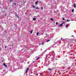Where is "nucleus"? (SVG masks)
Wrapping results in <instances>:
<instances>
[{
    "instance_id": "obj_1",
    "label": "nucleus",
    "mask_w": 76,
    "mask_h": 76,
    "mask_svg": "<svg viewBox=\"0 0 76 76\" xmlns=\"http://www.w3.org/2000/svg\"><path fill=\"white\" fill-rule=\"evenodd\" d=\"M57 60V58L56 57H53V59L51 60L52 61H55Z\"/></svg>"
},
{
    "instance_id": "obj_2",
    "label": "nucleus",
    "mask_w": 76,
    "mask_h": 76,
    "mask_svg": "<svg viewBox=\"0 0 76 76\" xmlns=\"http://www.w3.org/2000/svg\"><path fill=\"white\" fill-rule=\"evenodd\" d=\"M3 64L4 66V67H7V65L6 64H5V63H4Z\"/></svg>"
},
{
    "instance_id": "obj_3",
    "label": "nucleus",
    "mask_w": 76,
    "mask_h": 76,
    "mask_svg": "<svg viewBox=\"0 0 76 76\" xmlns=\"http://www.w3.org/2000/svg\"><path fill=\"white\" fill-rule=\"evenodd\" d=\"M63 23H62V24H60V25H59V26L60 27H61L62 26H63Z\"/></svg>"
},
{
    "instance_id": "obj_4",
    "label": "nucleus",
    "mask_w": 76,
    "mask_h": 76,
    "mask_svg": "<svg viewBox=\"0 0 76 76\" xmlns=\"http://www.w3.org/2000/svg\"><path fill=\"white\" fill-rule=\"evenodd\" d=\"M32 32H33V30H32L31 31H30L29 32H30L31 34H32Z\"/></svg>"
},
{
    "instance_id": "obj_5",
    "label": "nucleus",
    "mask_w": 76,
    "mask_h": 76,
    "mask_svg": "<svg viewBox=\"0 0 76 76\" xmlns=\"http://www.w3.org/2000/svg\"><path fill=\"white\" fill-rule=\"evenodd\" d=\"M74 8H75V7H76V4H74Z\"/></svg>"
},
{
    "instance_id": "obj_6",
    "label": "nucleus",
    "mask_w": 76,
    "mask_h": 76,
    "mask_svg": "<svg viewBox=\"0 0 76 76\" xmlns=\"http://www.w3.org/2000/svg\"><path fill=\"white\" fill-rule=\"evenodd\" d=\"M38 1H37L36 2H35V4L36 5L37 4H38Z\"/></svg>"
},
{
    "instance_id": "obj_7",
    "label": "nucleus",
    "mask_w": 76,
    "mask_h": 76,
    "mask_svg": "<svg viewBox=\"0 0 76 76\" xmlns=\"http://www.w3.org/2000/svg\"><path fill=\"white\" fill-rule=\"evenodd\" d=\"M69 26V25L67 24V25H66L65 26V27H66V28H67V27H68Z\"/></svg>"
},
{
    "instance_id": "obj_8",
    "label": "nucleus",
    "mask_w": 76,
    "mask_h": 76,
    "mask_svg": "<svg viewBox=\"0 0 76 76\" xmlns=\"http://www.w3.org/2000/svg\"><path fill=\"white\" fill-rule=\"evenodd\" d=\"M36 19H37L36 18H33V20L35 21V20Z\"/></svg>"
},
{
    "instance_id": "obj_9",
    "label": "nucleus",
    "mask_w": 76,
    "mask_h": 76,
    "mask_svg": "<svg viewBox=\"0 0 76 76\" xmlns=\"http://www.w3.org/2000/svg\"><path fill=\"white\" fill-rule=\"evenodd\" d=\"M28 70H29V68H27L26 69V73H27V72H28Z\"/></svg>"
},
{
    "instance_id": "obj_10",
    "label": "nucleus",
    "mask_w": 76,
    "mask_h": 76,
    "mask_svg": "<svg viewBox=\"0 0 76 76\" xmlns=\"http://www.w3.org/2000/svg\"><path fill=\"white\" fill-rule=\"evenodd\" d=\"M50 20H52V21H54V20H53V18H50Z\"/></svg>"
},
{
    "instance_id": "obj_11",
    "label": "nucleus",
    "mask_w": 76,
    "mask_h": 76,
    "mask_svg": "<svg viewBox=\"0 0 76 76\" xmlns=\"http://www.w3.org/2000/svg\"><path fill=\"white\" fill-rule=\"evenodd\" d=\"M48 70H49L50 71H51L52 70V69H50V68H48Z\"/></svg>"
},
{
    "instance_id": "obj_12",
    "label": "nucleus",
    "mask_w": 76,
    "mask_h": 76,
    "mask_svg": "<svg viewBox=\"0 0 76 76\" xmlns=\"http://www.w3.org/2000/svg\"><path fill=\"white\" fill-rule=\"evenodd\" d=\"M39 57H38L36 59V60H39Z\"/></svg>"
},
{
    "instance_id": "obj_13",
    "label": "nucleus",
    "mask_w": 76,
    "mask_h": 76,
    "mask_svg": "<svg viewBox=\"0 0 76 76\" xmlns=\"http://www.w3.org/2000/svg\"><path fill=\"white\" fill-rule=\"evenodd\" d=\"M70 20H66V22H70Z\"/></svg>"
},
{
    "instance_id": "obj_14",
    "label": "nucleus",
    "mask_w": 76,
    "mask_h": 76,
    "mask_svg": "<svg viewBox=\"0 0 76 76\" xmlns=\"http://www.w3.org/2000/svg\"><path fill=\"white\" fill-rule=\"evenodd\" d=\"M44 42H43L42 43V45H44Z\"/></svg>"
},
{
    "instance_id": "obj_15",
    "label": "nucleus",
    "mask_w": 76,
    "mask_h": 76,
    "mask_svg": "<svg viewBox=\"0 0 76 76\" xmlns=\"http://www.w3.org/2000/svg\"><path fill=\"white\" fill-rule=\"evenodd\" d=\"M50 41V40H48L46 41V42H48L49 41Z\"/></svg>"
},
{
    "instance_id": "obj_16",
    "label": "nucleus",
    "mask_w": 76,
    "mask_h": 76,
    "mask_svg": "<svg viewBox=\"0 0 76 76\" xmlns=\"http://www.w3.org/2000/svg\"><path fill=\"white\" fill-rule=\"evenodd\" d=\"M72 12H74V9H73L72 10Z\"/></svg>"
},
{
    "instance_id": "obj_17",
    "label": "nucleus",
    "mask_w": 76,
    "mask_h": 76,
    "mask_svg": "<svg viewBox=\"0 0 76 76\" xmlns=\"http://www.w3.org/2000/svg\"><path fill=\"white\" fill-rule=\"evenodd\" d=\"M39 34V33H37V36L38 35V34Z\"/></svg>"
},
{
    "instance_id": "obj_18",
    "label": "nucleus",
    "mask_w": 76,
    "mask_h": 76,
    "mask_svg": "<svg viewBox=\"0 0 76 76\" xmlns=\"http://www.w3.org/2000/svg\"><path fill=\"white\" fill-rule=\"evenodd\" d=\"M35 8H36V9H39V8L38 7H35Z\"/></svg>"
},
{
    "instance_id": "obj_19",
    "label": "nucleus",
    "mask_w": 76,
    "mask_h": 76,
    "mask_svg": "<svg viewBox=\"0 0 76 76\" xmlns=\"http://www.w3.org/2000/svg\"><path fill=\"white\" fill-rule=\"evenodd\" d=\"M56 31H58V29H56Z\"/></svg>"
},
{
    "instance_id": "obj_20",
    "label": "nucleus",
    "mask_w": 76,
    "mask_h": 76,
    "mask_svg": "<svg viewBox=\"0 0 76 76\" xmlns=\"http://www.w3.org/2000/svg\"><path fill=\"white\" fill-rule=\"evenodd\" d=\"M48 55H49V54H47L46 55V57H47V56H48Z\"/></svg>"
},
{
    "instance_id": "obj_21",
    "label": "nucleus",
    "mask_w": 76,
    "mask_h": 76,
    "mask_svg": "<svg viewBox=\"0 0 76 76\" xmlns=\"http://www.w3.org/2000/svg\"><path fill=\"white\" fill-rule=\"evenodd\" d=\"M62 20H65V19L64 18H62Z\"/></svg>"
},
{
    "instance_id": "obj_22",
    "label": "nucleus",
    "mask_w": 76,
    "mask_h": 76,
    "mask_svg": "<svg viewBox=\"0 0 76 76\" xmlns=\"http://www.w3.org/2000/svg\"><path fill=\"white\" fill-rule=\"evenodd\" d=\"M56 25H58V23H57V22H56Z\"/></svg>"
},
{
    "instance_id": "obj_23",
    "label": "nucleus",
    "mask_w": 76,
    "mask_h": 76,
    "mask_svg": "<svg viewBox=\"0 0 76 76\" xmlns=\"http://www.w3.org/2000/svg\"><path fill=\"white\" fill-rule=\"evenodd\" d=\"M5 48H7V46H5Z\"/></svg>"
},
{
    "instance_id": "obj_24",
    "label": "nucleus",
    "mask_w": 76,
    "mask_h": 76,
    "mask_svg": "<svg viewBox=\"0 0 76 76\" xmlns=\"http://www.w3.org/2000/svg\"><path fill=\"white\" fill-rule=\"evenodd\" d=\"M16 3H14V5H16Z\"/></svg>"
},
{
    "instance_id": "obj_25",
    "label": "nucleus",
    "mask_w": 76,
    "mask_h": 76,
    "mask_svg": "<svg viewBox=\"0 0 76 76\" xmlns=\"http://www.w3.org/2000/svg\"><path fill=\"white\" fill-rule=\"evenodd\" d=\"M41 9H43V7H42L41 8Z\"/></svg>"
},
{
    "instance_id": "obj_26",
    "label": "nucleus",
    "mask_w": 76,
    "mask_h": 76,
    "mask_svg": "<svg viewBox=\"0 0 76 76\" xmlns=\"http://www.w3.org/2000/svg\"><path fill=\"white\" fill-rule=\"evenodd\" d=\"M49 54H52V53L51 52H50Z\"/></svg>"
},
{
    "instance_id": "obj_27",
    "label": "nucleus",
    "mask_w": 76,
    "mask_h": 76,
    "mask_svg": "<svg viewBox=\"0 0 76 76\" xmlns=\"http://www.w3.org/2000/svg\"><path fill=\"white\" fill-rule=\"evenodd\" d=\"M33 7L34 8H35V6H33Z\"/></svg>"
},
{
    "instance_id": "obj_28",
    "label": "nucleus",
    "mask_w": 76,
    "mask_h": 76,
    "mask_svg": "<svg viewBox=\"0 0 76 76\" xmlns=\"http://www.w3.org/2000/svg\"><path fill=\"white\" fill-rule=\"evenodd\" d=\"M40 75H42V74L41 73L40 74Z\"/></svg>"
},
{
    "instance_id": "obj_29",
    "label": "nucleus",
    "mask_w": 76,
    "mask_h": 76,
    "mask_svg": "<svg viewBox=\"0 0 76 76\" xmlns=\"http://www.w3.org/2000/svg\"><path fill=\"white\" fill-rule=\"evenodd\" d=\"M10 2H12V0H10Z\"/></svg>"
},
{
    "instance_id": "obj_30",
    "label": "nucleus",
    "mask_w": 76,
    "mask_h": 76,
    "mask_svg": "<svg viewBox=\"0 0 76 76\" xmlns=\"http://www.w3.org/2000/svg\"><path fill=\"white\" fill-rule=\"evenodd\" d=\"M63 23H65V22H64Z\"/></svg>"
},
{
    "instance_id": "obj_31",
    "label": "nucleus",
    "mask_w": 76,
    "mask_h": 76,
    "mask_svg": "<svg viewBox=\"0 0 76 76\" xmlns=\"http://www.w3.org/2000/svg\"><path fill=\"white\" fill-rule=\"evenodd\" d=\"M45 35H47V34H45Z\"/></svg>"
},
{
    "instance_id": "obj_32",
    "label": "nucleus",
    "mask_w": 76,
    "mask_h": 76,
    "mask_svg": "<svg viewBox=\"0 0 76 76\" xmlns=\"http://www.w3.org/2000/svg\"><path fill=\"white\" fill-rule=\"evenodd\" d=\"M45 51H47V50H45Z\"/></svg>"
},
{
    "instance_id": "obj_33",
    "label": "nucleus",
    "mask_w": 76,
    "mask_h": 76,
    "mask_svg": "<svg viewBox=\"0 0 76 76\" xmlns=\"http://www.w3.org/2000/svg\"><path fill=\"white\" fill-rule=\"evenodd\" d=\"M25 14H26V12H25Z\"/></svg>"
},
{
    "instance_id": "obj_34",
    "label": "nucleus",
    "mask_w": 76,
    "mask_h": 76,
    "mask_svg": "<svg viewBox=\"0 0 76 76\" xmlns=\"http://www.w3.org/2000/svg\"><path fill=\"white\" fill-rule=\"evenodd\" d=\"M18 18H19V17H18Z\"/></svg>"
},
{
    "instance_id": "obj_35",
    "label": "nucleus",
    "mask_w": 76,
    "mask_h": 76,
    "mask_svg": "<svg viewBox=\"0 0 76 76\" xmlns=\"http://www.w3.org/2000/svg\"><path fill=\"white\" fill-rule=\"evenodd\" d=\"M23 50V49H22V50Z\"/></svg>"
},
{
    "instance_id": "obj_36",
    "label": "nucleus",
    "mask_w": 76,
    "mask_h": 76,
    "mask_svg": "<svg viewBox=\"0 0 76 76\" xmlns=\"http://www.w3.org/2000/svg\"><path fill=\"white\" fill-rule=\"evenodd\" d=\"M61 39H63V38H62V37H61Z\"/></svg>"
},
{
    "instance_id": "obj_37",
    "label": "nucleus",
    "mask_w": 76,
    "mask_h": 76,
    "mask_svg": "<svg viewBox=\"0 0 76 76\" xmlns=\"http://www.w3.org/2000/svg\"><path fill=\"white\" fill-rule=\"evenodd\" d=\"M72 37H73V35H72Z\"/></svg>"
},
{
    "instance_id": "obj_38",
    "label": "nucleus",
    "mask_w": 76,
    "mask_h": 76,
    "mask_svg": "<svg viewBox=\"0 0 76 76\" xmlns=\"http://www.w3.org/2000/svg\"><path fill=\"white\" fill-rule=\"evenodd\" d=\"M4 32H6V31H4Z\"/></svg>"
},
{
    "instance_id": "obj_39",
    "label": "nucleus",
    "mask_w": 76,
    "mask_h": 76,
    "mask_svg": "<svg viewBox=\"0 0 76 76\" xmlns=\"http://www.w3.org/2000/svg\"><path fill=\"white\" fill-rule=\"evenodd\" d=\"M16 16H17V15H16Z\"/></svg>"
},
{
    "instance_id": "obj_40",
    "label": "nucleus",
    "mask_w": 76,
    "mask_h": 76,
    "mask_svg": "<svg viewBox=\"0 0 76 76\" xmlns=\"http://www.w3.org/2000/svg\"><path fill=\"white\" fill-rule=\"evenodd\" d=\"M63 41H64V40H63Z\"/></svg>"
},
{
    "instance_id": "obj_41",
    "label": "nucleus",
    "mask_w": 76,
    "mask_h": 76,
    "mask_svg": "<svg viewBox=\"0 0 76 76\" xmlns=\"http://www.w3.org/2000/svg\"><path fill=\"white\" fill-rule=\"evenodd\" d=\"M30 15H31V14H30Z\"/></svg>"
},
{
    "instance_id": "obj_42",
    "label": "nucleus",
    "mask_w": 76,
    "mask_h": 76,
    "mask_svg": "<svg viewBox=\"0 0 76 76\" xmlns=\"http://www.w3.org/2000/svg\"><path fill=\"white\" fill-rule=\"evenodd\" d=\"M50 76L49 75V76Z\"/></svg>"
}]
</instances>
